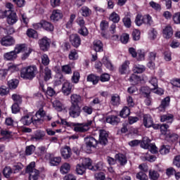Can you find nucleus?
I'll use <instances>...</instances> for the list:
<instances>
[{
  "label": "nucleus",
  "mask_w": 180,
  "mask_h": 180,
  "mask_svg": "<svg viewBox=\"0 0 180 180\" xmlns=\"http://www.w3.org/2000/svg\"><path fill=\"white\" fill-rule=\"evenodd\" d=\"M163 34L165 39H171L174 32H172V27L171 26H167L163 30Z\"/></svg>",
  "instance_id": "21"
},
{
  "label": "nucleus",
  "mask_w": 180,
  "mask_h": 180,
  "mask_svg": "<svg viewBox=\"0 0 180 180\" xmlns=\"http://www.w3.org/2000/svg\"><path fill=\"white\" fill-rule=\"evenodd\" d=\"M27 35L28 37H32V39H37V32L33 29L28 30L27 31Z\"/></svg>",
  "instance_id": "45"
},
{
  "label": "nucleus",
  "mask_w": 180,
  "mask_h": 180,
  "mask_svg": "<svg viewBox=\"0 0 180 180\" xmlns=\"http://www.w3.org/2000/svg\"><path fill=\"white\" fill-rule=\"evenodd\" d=\"M61 162V157H53L50 158V164L53 167H57Z\"/></svg>",
  "instance_id": "34"
},
{
  "label": "nucleus",
  "mask_w": 180,
  "mask_h": 180,
  "mask_svg": "<svg viewBox=\"0 0 180 180\" xmlns=\"http://www.w3.org/2000/svg\"><path fill=\"white\" fill-rule=\"evenodd\" d=\"M170 101L171 99L169 98V97H166L162 101V103L158 108V110H160V112L165 111V108H167V106H169Z\"/></svg>",
  "instance_id": "14"
},
{
  "label": "nucleus",
  "mask_w": 180,
  "mask_h": 180,
  "mask_svg": "<svg viewBox=\"0 0 180 180\" xmlns=\"http://www.w3.org/2000/svg\"><path fill=\"white\" fill-rule=\"evenodd\" d=\"M60 153L62 157L65 160H68V158H71V155L72 154V153L71 152V148L67 146L60 149Z\"/></svg>",
  "instance_id": "11"
},
{
  "label": "nucleus",
  "mask_w": 180,
  "mask_h": 180,
  "mask_svg": "<svg viewBox=\"0 0 180 180\" xmlns=\"http://www.w3.org/2000/svg\"><path fill=\"white\" fill-rule=\"evenodd\" d=\"M4 59L7 61H13V60H16L18 58V55L15 52V51H10L8 53H6L4 55Z\"/></svg>",
  "instance_id": "15"
},
{
  "label": "nucleus",
  "mask_w": 180,
  "mask_h": 180,
  "mask_svg": "<svg viewBox=\"0 0 180 180\" xmlns=\"http://www.w3.org/2000/svg\"><path fill=\"white\" fill-rule=\"evenodd\" d=\"M150 140L148 138H143L142 141L141 142V147L142 148H145V150H148L150 148Z\"/></svg>",
  "instance_id": "40"
},
{
  "label": "nucleus",
  "mask_w": 180,
  "mask_h": 180,
  "mask_svg": "<svg viewBox=\"0 0 180 180\" xmlns=\"http://www.w3.org/2000/svg\"><path fill=\"white\" fill-rule=\"evenodd\" d=\"M174 115L171 114L163 115L160 117V122H167V123H172Z\"/></svg>",
  "instance_id": "29"
},
{
  "label": "nucleus",
  "mask_w": 180,
  "mask_h": 180,
  "mask_svg": "<svg viewBox=\"0 0 180 180\" xmlns=\"http://www.w3.org/2000/svg\"><path fill=\"white\" fill-rule=\"evenodd\" d=\"M164 58L165 61H171L172 58L171 57V52L169 51H165L164 52Z\"/></svg>",
  "instance_id": "62"
},
{
  "label": "nucleus",
  "mask_w": 180,
  "mask_h": 180,
  "mask_svg": "<svg viewBox=\"0 0 180 180\" xmlns=\"http://www.w3.org/2000/svg\"><path fill=\"white\" fill-rule=\"evenodd\" d=\"M46 136V134L43 131L38 130L35 132L34 136L31 137V141H39V140H43V137Z\"/></svg>",
  "instance_id": "13"
},
{
  "label": "nucleus",
  "mask_w": 180,
  "mask_h": 180,
  "mask_svg": "<svg viewBox=\"0 0 180 180\" xmlns=\"http://www.w3.org/2000/svg\"><path fill=\"white\" fill-rule=\"evenodd\" d=\"M86 140V147L87 150L90 148H95L98 144V141L94 137H88L85 139Z\"/></svg>",
  "instance_id": "10"
},
{
  "label": "nucleus",
  "mask_w": 180,
  "mask_h": 180,
  "mask_svg": "<svg viewBox=\"0 0 180 180\" xmlns=\"http://www.w3.org/2000/svg\"><path fill=\"white\" fill-rule=\"evenodd\" d=\"M69 114L71 117H78L81 115V108L78 105H72L69 109Z\"/></svg>",
  "instance_id": "4"
},
{
  "label": "nucleus",
  "mask_w": 180,
  "mask_h": 180,
  "mask_svg": "<svg viewBox=\"0 0 180 180\" xmlns=\"http://www.w3.org/2000/svg\"><path fill=\"white\" fill-rule=\"evenodd\" d=\"M70 41L72 46H73V47H75L76 49L81 46V37H79V35H78V34H72L70 36Z\"/></svg>",
  "instance_id": "3"
},
{
  "label": "nucleus",
  "mask_w": 180,
  "mask_h": 180,
  "mask_svg": "<svg viewBox=\"0 0 180 180\" xmlns=\"http://www.w3.org/2000/svg\"><path fill=\"white\" fill-rule=\"evenodd\" d=\"M140 91L143 95H146V96H150V92H151V90H150V88L148 86H142Z\"/></svg>",
  "instance_id": "53"
},
{
  "label": "nucleus",
  "mask_w": 180,
  "mask_h": 180,
  "mask_svg": "<svg viewBox=\"0 0 180 180\" xmlns=\"http://www.w3.org/2000/svg\"><path fill=\"white\" fill-rule=\"evenodd\" d=\"M45 115L46 112H44L42 108L39 109L35 114L36 117H37V119L34 120H36V123H37V122H40L41 117H44Z\"/></svg>",
  "instance_id": "36"
},
{
  "label": "nucleus",
  "mask_w": 180,
  "mask_h": 180,
  "mask_svg": "<svg viewBox=\"0 0 180 180\" xmlns=\"http://www.w3.org/2000/svg\"><path fill=\"white\" fill-rule=\"evenodd\" d=\"M153 123H154V122L150 115H146L143 116V125L145 127H151V126H153Z\"/></svg>",
  "instance_id": "17"
},
{
  "label": "nucleus",
  "mask_w": 180,
  "mask_h": 180,
  "mask_svg": "<svg viewBox=\"0 0 180 180\" xmlns=\"http://www.w3.org/2000/svg\"><path fill=\"white\" fill-rule=\"evenodd\" d=\"M7 16V23L8 25H15L18 22V16L15 11H8Z\"/></svg>",
  "instance_id": "8"
},
{
  "label": "nucleus",
  "mask_w": 180,
  "mask_h": 180,
  "mask_svg": "<svg viewBox=\"0 0 180 180\" xmlns=\"http://www.w3.org/2000/svg\"><path fill=\"white\" fill-rule=\"evenodd\" d=\"M100 27H101V30H102L103 32V31L106 30V29H108V27H109V23L105 20H103V21H101V22L100 24Z\"/></svg>",
  "instance_id": "59"
},
{
  "label": "nucleus",
  "mask_w": 180,
  "mask_h": 180,
  "mask_svg": "<svg viewBox=\"0 0 180 180\" xmlns=\"http://www.w3.org/2000/svg\"><path fill=\"white\" fill-rule=\"evenodd\" d=\"M92 124V122H89L88 124L82 126H77L75 127V131H79L80 133H85V131H88V126H91Z\"/></svg>",
  "instance_id": "24"
},
{
  "label": "nucleus",
  "mask_w": 180,
  "mask_h": 180,
  "mask_svg": "<svg viewBox=\"0 0 180 180\" xmlns=\"http://www.w3.org/2000/svg\"><path fill=\"white\" fill-rule=\"evenodd\" d=\"M62 72L65 74H72V70H71V67L68 65H65L62 66Z\"/></svg>",
  "instance_id": "51"
},
{
  "label": "nucleus",
  "mask_w": 180,
  "mask_h": 180,
  "mask_svg": "<svg viewBox=\"0 0 180 180\" xmlns=\"http://www.w3.org/2000/svg\"><path fill=\"white\" fill-rule=\"evenodd\" d=\"M86 170V168L84 167V165L82 164H78L76 166V172L78 174V175H84L85 174V171Z\"/></svg>",
  "instance_id": "31"
},
{
  "label": "nucleus",
  "mask_w": 180,
  "mask_h": 180,
  "mask_svg": "<svg viewBox=\"0 0 180 180\" xmlns=\"http://www.w3.org/2000/svg\"><path fill=\"white\" fill-rule=\"evenodd\" d=\"M9 94V89L5 86H2L0 87V95L1 96H5V95H8Z\"/></svg>",
  "instance_id": "54"
},
{
  "label": "nucleus",
  "mask_w": 180,
  "mask_h": 180,
  "mask_svg": "<svg viewBox=\"0 0 180 180\" xmlns=\"http://www.w3.org/2000/svg\"><path fill=\"white\" fill-rule=\"evenodd\" d=\"M173 20L176 25H180V12L173 15Z\"/></svg>",
  "instance_id": "57"
},
{
  "label": "nucleus",
  "mask_w": 180,
  "mask_h": 180,
  "mask_svg": "<svg viewBox=\"0 0 180 180\" xmlns=\"http://www.w3.org/2000/svg\"><path fill=\"white\" fill-rule=\"evenodd\" d=\"M61 18H63V14L59 10H54L51 15V19L53 22H58Z\"/></svg>",
  "instance_id": "16"
},
{
  "label": "nucleus",
  "mask_w": 180,
  "mask_h": 180,
  "mask_svg": "<svg viewBox=\"0 0 180 180\" xmlns=\"http://www.w3.org/2000/svg\"><path fill=\"white\" fill-rule=\"evenodd\" d=\"M39 44L41 50L43 51H47V50H49V47H50V41H49V39H47V37H44L39 39Z\"/></svg>",
  "instance_id": "9"
},
{
  "label": "nucleus",
  "mask_w": 180,
  "mask_h": 180,
  "mask_svg": "<svg viewBox=\"0 0 180 180\" xmlns=\"http://www.w3.org/2000/svg\"><path fill=\"white\" fill-rule=\"evenodd\" d=\"M108 137H109V135L105 129L99 130V143L101 146H106L108 144Z\"/></svg>",
  "instance_id": "5"
},
{
  "label": "nucleus",
  "mask_w": 180,
  "mask_h": 180,
  "mask_svg": "<svg viewBox=\"0 0 180 180\" xmlns=\"http://www.w3.org/2000/svg\"><path fill=\"white\" fill-rule=\"evenodd\" d=\"M8 85L10 89H16V88H18V85H19V80L17 79L8 80Z\"/></svg>",
  "instance_id": "27"
},
{
  "label": "nucleus",
  "mask_w": 180,
  "mask_h": 180,
  "mask_svg": "<svg viewBox=\"0 0 180 180\" xmlns=\"http://www.w3.org/2000/svg\"><path fill=\"white\" fill-rule=\"evenodd\" d=\"M78 33L84 37H86V36L89 34V32L88 31V28H86V27H80V28L78 30Z\"/></svg>",
  "instance_id": "43"
},
{
  "label": "nucleus",
  "mask_w": 180,
  "mask_h": 180,
  "mask_svg": "<svg viewBox=\"0 0 180 180\" xmlns=\"http://www.w3.org/2000/svg\"><path fill=\"white\" fill-rule=\"evenodd\" d=\"M23 169V165L22 163H15L13 166V169L15 171L14 172H16V171H20V169Z\"/></svg>",
  "instance_id": "63"
},
{
  "label": "nucleus",
  "mask_w": 180,
  "mask_h": 180,
  "mask_svg": "<svg viewBox=\"0 0 180 180\" xmlns=\"http://www.w3.org/2000/svg\"><path fill=\"white\" fill-rule=\"evenodd\" d=\"M136 178L139 180H148V176L144 172H139L136 174Z\"/></svg>",
  "instance_id": "47"
},
{
  "label": "nucleus",
  "mask_w": 180,
  "mask_h": 180,
  "mask_svg": "<svg viewBox=\"0 0 180 180\" xmlns=\"http://www.w3.org/2000/svg\"><path fill=\"white\" fill-rule=\"evenodd\" d=\"M70 99L72 105H78L82 101L81 96L78 94H72Z\"/></svg>",
  "instance_id": "25"
},
{
  "label": "nucleus",
  "mask_w": 180,
  "mask_h": 180,
  "mask_svg": "<svg viewBox=\"0 0 180 180\" xmlns=\"http://www.w3.org/2000/svg\"><path fill=\"white\" fill-rule=\"evenodd\" d=\"M27 48L26 47L25 44H18L15 46L14 51L15 54H19V53H23V51H26Z\"/></svg>",
  "instance_id": "28"
},
{
  "label": "nucleus",
  "mask_w": 180,
  "mask_h": 180,
  "mask_svg": "<svg viewBox=\"0 0 180 180\" xmlns=\"http://www.w3.org/2000/svg\"><path fill=\"white\" fill-rule=\"evenodd\" d=\"M41 64H43V65H49V64H50V59L49 58V56H47V54H44L41 56Z\"/></svg>",
  "instance_id": "46"
},
{
  "label": "nucleus",
  "mask_w": 180,
  "mask_h": 180,
  "mask_svg": "<svg viewBox=\"0 0 180 180\" xmlns=\"http://www.w3.org/2000/svg\"><path fill=\"white\" fill-rule=\"evenodd\" d=\"M35 148H36L33 145L27 146L26 149H25V154H26V155H32V154H33Z\"/></svg>",
  "instance_id": "49"
},
{
  "label": "nucleus",
  "mask_w": 180,
  "mask_h": 180,
  "mask_svg": "<svg viewBox=\"0 0 180 180\" xmlns=\"http://www.w3.org/2000/svg\"><path fill=\"white\" fill-rule=\"evenodd\" d=\"M143 23H145L146 25H151V23H153V20H151V16H150L149 15H146L143 16Z\"/></svg>",
  "instance_id": "58"
},
{
  "label": "nucleus",
  "mask_w": 180,
  "mask_h": 180,
  "mask_svg": "<svg viewBox=\"0 0 180 180\" xmlns=\"http://www.w3.org/2000/svg\"><path fill=\"white\" fill-rule=\"evenodd\" d=\"M70 169H71V165H70V163H64L60 167L61 174H68V172H70Z\"/></svg>",
  "instance_id": "35"
},
{
  "label": "nucleus",
  "mask_w": 180,
  "mask_h": 180,
  "mask_svg": "<svg viewBox=\"0 0 180 180\" xmlns=\"http://www.w3.org/2000/svg\"><path fill=\"white\" fill-rule=\"evenodd\" d=\"M173 164L177 167V168H180V155H177L174 158Z\"/></svg>",
  "instance_id": "64"
},
{
  "label": "nucleus",
  "mask_w": 180,
  "mask_h": 180,
  "mask_svg": "<svg viewBox=\"0 0 180 180\" xmlns=\"http://www.w3.org/2000/svg\"><path fill=\"white\" fill-rule=\"evenodd\" d=\"M135 23L137 26H141L143 23V17L141 15L138 14L135 19Z\"/></svg>",
  "instance_id": "50"
},
{
  "label": "nucleus",
  "mask_w": 180,
  "mask_h": 180,
  "mask_svg": "<svg viewBox=\"0 0 180 180\" xmlns=\"http://www.w3.org/2000/svg\"><path fill=\"white\" fill-rule=\"evenodd\" d=\"M43 22V28L45 30H48L49 32H53L54 30V26L49 22L42 20Z\"/></svg>",
  "instance_id": "38"
},
{
  "label": "nucleus",
  "mask_w": 180,
  "mask_h": 180,
  "mask_svg": "<svg viewBox=\"0 0 180 180\" xmlns=\"http://www.w3.org/2000/svg\"><path fill=\"white\" fill-rule=\"evenodd\" d=\"M0 43L1 46H5L6 47L13 46L15 44V39L11 36H5L1 39Z\"/></svg>",
  "instance_id": "6"
},
{
  "label": "nucleus",
  "mask_w": 180,
  "mask_h": 180,
  "mask_svg": "<svg viewBox=\"0 0 180 180\" xmlns=\"http://www.w3.org/2000/svg\"><path fill=\"white\" fill-rule=\"evenodd\" d=\"M79 78H81L79 72L77 71L74 72L72 77V82H73L74 84H78V82H79Z\"/></svg>",
  "instance_id": "44"
},
{
  "label": "nucleus",
  "mask_w": 180,
  "mask_h": 180,
  "mask_svg": "<svg viewBox=\"0 0 180 180\" xmlns=\"http://www.w3.org/2000/svg\"><path fill=\"white\" fill-rule=\"evenodd\" d=\"M20 122L24 126H29V124L32 123H33V124H36V120H33V117H30L29 115L22 117L20 119Z\"/></svg>",
  "instance_id": "12"
},
{
  "label": "nucleus",
  "mask_w": 180,
  "mask_h": 180,
  "mask_svg": "<svg viewBox=\"0 0 180 180\" xmlns=\"http://www.w3.org/2000/svg\"><path fill=\"white\" fill-rule=\"evenodd\" d=\"M94 49L96 53L103 51V44L101 40H96L94 41Z\"/></svg>",
  "instance_id": "20"
},
{
  "label": "nucleus",
  "mask_w": 180,
  "mask_h": 180,
  "mask_svg": "<svg viewBox=\"0 0 180 180\" xmlns=\"http://www.w3.org/2000/svg\"><path fill=\"white\" fill-rule=\"evenodd\" d=\"M103 63L104 65H105L106 68L110 70V71L113 70V65H112V63H110V61L109 60V58H108L107 56H104V58H103Z\"/></svg>",
  "instance_id": "39"
},
{
  "label": "nucleus",
  "mask_w": 180,
  "mask_h": 180,
  "mask_svg": "<svg viewBox=\"0 0 180 180\" xmlns=\"http://www.w3.org/2000/svg\"><path fill=\"white\" fill-rule=\"evenodd\" d=\"M149 178L151 180H158L160 178V174H158L155 170H150Z\"/></svg>",
  "instance_id": "42"
},
{
  "label": "nucleus",
  "mask_w": 180,
  "mask_h": 180,
  "mask_svg": "<svg viewBox=\"0 0 180 180\" xmlns=\"http://www.w3.org/2000/svg\"><path fill=\"white\" fill-rule=\"evenodd\" d=\"M129 115H130V108L129 107H124L120 112V117L124 119H126Z\"/></svg>",
  "instance_id": "37"
},
{
  "label": "nucleus",
  "mask_w": 180,
  "mask_h": 180,
  "mask_svg": "<svg viewBox=\"0 0 180 180\" xmlns=\"http://www.w3.org/2000/svg\"><path fill=\"white\" fill-rule=\"evenodd\" d=\"M87 81L89 82H92L94 85H96V84L99 82V77H97L95 75H89L87 77Z\"/></svg>",
  "instance_id": "33"
},
{
  "label": "nucleus",
  "mask_w": 180,
  "mask_h": 180,
  "mask_svg": "<svg viewBox=\"0 0 180 180\" xmlns=\"http://www.w3.org/2000/svg\"><path fill=\"white\" fill-rule=\"evenodd\" d=\"M149 5L151 6V8H153V9H155V11H161V6L159 4L154 1H150Z\"/></svg>",
  "instance_id": "56"
},
{
  "label": "nucleus",
  "mask_w": 180,
  "mask_h": 180,
  "mask_svg": "<svg viewBox=\"0 0 180 180\" xmlns=\"http://www.w3.org/2000/svg\"><path fill=\"white\" fill-rule=\"evenodd\" d=\"M82 165L86 169H91L92 168V160L89 158H84L82 159Z\"/></svg>",
  "instance_id": "23"
},
{
  "label": "nucleus",
  "mask_w": 180,
  "mask_h": 180,
  "mask_svg": "<svg viewBox=\"0 0 180 180\" xmlns=\"http://www.w3.org/2000/svg\"><path fill=\"white\" fill-rule=\"evenodd\" d=\"M140 79V77L134 74L131 75L129 79V81L130 82H132L133 84H136L137 81Z\"/></svg>",
  "instance_id": "60"
},
{
  "label": "nucleus",
  "mask_w": 180,
  "mask_h": 180,
  "mask_svg": "<svg viewBox=\"0 0 180 180\" xmlns=\"http://www.w3.org/2000/svg\"><path fill=\"white\" fill-rule=\"evenodd\" d=\"M130 64V62H129V60L125 61L121 66V68H120V74L123 75V74H126V72H127V70H129V65Z\"/></svg>",
  "instance_id": "32"
},
{
  "label": "nucleus",
  "mask_w": 180,
  "mask_h": 180,
  "mask_svg": "<svg viewBox=\"0 0 180 180\" xmlns=\"http://www.w3.org/2000/svg\"><path fill=\"white\" fill-rule=\"evenodd\" d=\"M133 71L135 74H141L146 71V67L143 65H135Z\"/></svg>",
  "instance_id": "26"
},
{
  "label": "nucleus",
  "mask_w": 180,
  "mask_h": 180,
  "mask_svg": "<svg viewBox=\"0 0 180 180\" xmlns=\"http://www.w3.org/2000/svg\"><path fill=\"white\" fill-rule=\"evenodd\" d=\"M133 39L135 41L140 40V31L135 30L132 32Z\"/></svg>",
  "instance_id": "61"
},
{
  "label": "nucleus",
  "mask_w": 180,
  "mask_h": 180,
  "mask_svg": "<svg viewBox=\"0 0 180 180\" xmlns=\"http://www.w3.org/2000/svg\"><path fill=\"white\" fill-rule=\"evenodd\" d=\"M107 123H110V124H117L120 122V118L117 116L110 115L106 118Z\"/></svg>",
  "instance_id": "18"
},
{
  "label": "nucleus",
  "mask_w": 180,
  "mask_h": 180,
  "mask_svg": "<svg viewBox=\"0 0 180 180\" xmlns=\"http://www.w3.org/2000/svg\"><path fill=\"white\" fill-rule=\"evenodd\" d=\"M130 38L129 34H124L121 36L120 40L123 44H127L129 42V39Z\"/></svg>",
  "instance_id": "55"
},
{
  "label": "nucleus",
  "mask_w": 180,
  "mask_h": 180,
  "mask_svg": "<svg viewBox=\"0 0 180 180\" xmlns=\"http://www.w3.org/2000/svg\"><path fill=\"white\" fill-rule=\"evenodd\" d=\"M91 9H89V8L86 7V6H84L82 8V16L86 17V16H89V15H91Z\"/></svg>",
  "instance_id": "48"
},
{
  "label": "nucleus",
  "mask_w": 180,
  "mask_h": 180,
  "mask_svg": "<svg viewBox=\"0 0 180 180\" xmlns=\"http://www.w3.org/2000/svg\"><path fill=\"white\" fill-rule=\"evenodd\" d=\"M72 84L68 82H65L63 84L62 86V92L65 96H68L72 92V88H73Z\"/></svg>",
  "instance_id": "7"
},
{
  "label": "nucleus",
  "mask_w": 180,
  "mask_h": 180,
  "mask_svg": "<svg viewBox=\"0 0 180 180\" xmlns=\"http://www.w3.org/2000/svg\"><path fill=\"white\" fill-rule=\"evenodd\" d=\"M44 81H49L51 78V70L46 67L43 71Z\"/></svg>",
  "instance_id": "30"
},
{
  "label": "nucleus",
  "mask_w": 180,
  "mask_h": 180,
  "mask_svg": "<svg viewBox=\"0 0 180 180\" xmlns=\"http://www.w3.org/2000/svg\"><path fill=\"white\" fill-rule=\"evenodd\" d=\"M109 19L111 20V22H113V23H119L120 16H119L115 12H113L110 14Z\"/></svg>",
  "instance_id": "41"
},
{
  "label": "nucleus",
  "mask_w": 180,
  "mask_h": 180,
  "mask_svg": "<svg viewBox=\"0 0 180 180\" xmlns=\"http://www.w3.org/2000/svg\"><path fill=\"white\" fill-rule=\"evenodd\" d=\"M110 103L112 106L120 105V96L118 94L112 95Z\"/></svg>",
  "instance_id": "22"
},
{
  "label": "nucleus",
  "mask_w": 180,
  "mask_h": 180,
  "mask_svg": "<svg viewBox=\"0 0 180 180\" xmlns=\"http://www.w3.org/2000/svg\"><path fill=\"white\" fill-rule=\"evenodd\" d=\"M3 174L6 178H9L11 174H12V169L8 167H6L3 170Z\"/></svg>",
  "instance_id": "52"
},
{
  "label": "nucleus",
  "mask_w": 180,
  "mask_h": 180,
  "mask_svg": "<svg viewBox=\"0 0 180 180\" xmlns=\"http://www.w3.org/2000/svg\"><path fill=\"white\" fill-rule=\"evenodd\" d=\"M115 160L120 162V165H125L127 163V158L121 153L115 155Z\"/></svg>",
  "instance_id": "19"
},
{
  "label": "nucleus",
  "mask_w": 180,
  "mask_h": 180,
  "mask_svg": "<svg viewBox=\"0 0 180 180\" xmlns=\"http://www.w3.org/2000/svg\"><path fill=\"white\" fill-rule=\"evenodd\" d=\"M37 74V68L35 65L28 66L27 68H24L21 70V78L24 79H33Z\"/></svg>",
  "instance_id": "1"
},
{
  "label": "nucleus",
  "mask_w": 180,
  "mask_h": 180,
  "mask_svg": "<svg viewBox=\"0 0 180 180\" xmlns=\"http://www.w3.org/2000/svg\"><path fill=\"white\" fill-rule=\"evenodd\" d=\"M36 163L32 162L26 169V172L30 174L29 180H37L40 176V171L34 168Z\"/></svg>",
  "instance_id": "2"
}]
</instances>
